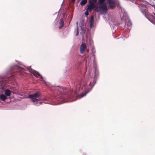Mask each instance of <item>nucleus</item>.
<instances>
[{"mask_svg": "<svg viewBox=\"0 0 155 155\" xmlns=\"http://www.w3.org/2000/svg\"><path fill=\"white\" fill-rule=\"evenodd\" d=\"M63 93L64 95L60 97H58L57 98L58 101L57 104H61L63 102H70L71 101L70 100L71 98L75 97L77 96L76 92L73 90L69 91L66 88L63 89Z\"/></svg>", "mask_w": 155, "mask_h": 155, "instance_id": "f257e3e1", "label": "nucleus"}, {"mask_svg": "<svg viewBox=\"0 0 155 155\" xmlns=\"http://www.w3.org/2000/svg\"><path fill=\"white\" fill-rule=\"evenodd\" d=\"M105 1V0H98L97 4L99 9L97 8L94 9L95 11L98 12L100 14H105L107 12L108 9Z\"/></svg>", "mask_w": 155, "mask_h": 155, "instance_id": "f03ea898", "label": "nucleus"}, {"mask_svg": "<svg viewBox=\"0 0 155 155\" xmlns=\"http://www.w3.org/2000/svg\"><path fill=\"white\" fill-rule=\"evenodd\" d=\"M28 97L31 99L32 101L35 103V104H36L38 100L36 98L41 97V95L39 92H38L33 94L29 95Z\"/></svg>", "mask_w": 155, "mask_h": 155, "instance_id": "7ed1b4c3", "label": "nucleus"}, {"mask_svg": "<svg viewBox=\"0 0 155 155\" xmlns=\"http://www.w3.org/2000/svg\"><path fill=\"white\" fill-rule=\"evenodd\" d=\"M97 1V0H89V5L87 8V10H91L94 8L95 9L96 5L95 4L96 3Z\"/></svg>", "mask_w": 155, "mask_h": 155, "instance_id": "20e7f679", "label": "nucleus"}, {"mask_svg": "<svg viewBox=\"0 0 155 155\" xmlns=\"http://www.w3.org/2000/svg\"><path fill=\"white\" fill-rule=\"evenodd\" d=\"M27 69L35 77H37V76H38L41 77V78L43 79L42 76L40 75L38 72L32 69L31 67L29 68H28Z\"/></svg>", "mask_w": 155, "mask_h": 155, "instance_id": "39448f33", "label": "nucleus"}, {"mask_svg": "<svg viewBox=\"0 0 155 155\" xmlns=\"http://www.w3.org/2000/svg\"><path fill=\"white\" fill-rule=\"evenodd\" d=\"M108 5L107 8L109 7L113 8L116 5V1L115 0H107Z\"/></svg>", "mask_w": 155, "mask_h": 155, "instance_id": "423d86ee", "label": "nucleus"}, {"mask_svg": "<svg viewBox=\"0 0 155 155\" xmlns=\"http://www.w3.org/2000/svg\"><path fill=\"white\" fill-rule=\"evenodd\" d=\"M86 48L87 46L85 44L83 43L80 46V51L81 53L82 54L83 53Z\"/></svg>", "mask_w": 155, "mask_h": 155, "instance_id": "0eeeda50", "label": "nucleus"}, {"mask_svg": "<svg viewBox=\"0 0 155 155\" xmlns=\"http://www.w3.org/2000/svg\"><path fill=\"white\" fill-rule=\"evenodd\" d=\"M94 18L93 16H91L90 19L89 23L90 28H91L93 25Z\"/></svg>", "mask_w": 155, "mask_h": 155, "instance_id": "6e6552de", "label": "nucleus"}, {"mask_svg": "<svg viewBox=\"0 0 155 155\" xmlns=\"http://www.w3.org/2000/svg\"><path fill=\"white\" fill-rule=\"evenodd\" d=\"M12 92L10 91L9 90L7 89L5 90V94L7 96H10L11 94V93ZM14 94L15 93L14 92H12Z\"/></svg>", "mask_w": 155, "mask_h": 155, "instance_id": "1a4fd4ad", "label": "nucleus"}, {"mask_svg": "<svg viewBox=\"0 0 155 155\" xmlns=\"http://www.w3.org/2000/svg\"><path fill=\"white\" fill-rule=\"evenodd\" d=\"M139 7L140 8L142 12H143L144 10H145L146 8V6L143 5H139Z\"/></svg>", "mask_w": 155, "mask_h": 155, "instance_id": "9d476101", "label": "nucleus"}, {"mask_svg": "<svg viewBox=\"0 0 155 155\" xmlns=\"http://www.w3.org/2000/svg\"><path fill=\"white\" fill-rule=\"evenodd\" d=\"M0 98L2 100L4 101L6 99L7 97L5 95L3 94H2L0 96Z\"/></svg>", "mask_w": 155, "mask_h": 155, "instance_id": "9b49d317", "label": "nucleus"}, {"mask_svg": "<svg viewBox=\"0 0 155 155\" xmlns=\"http://www.w3.org/2000/svg\"><path fill=\"white\" fill-rule=\"evenodd\" d=\"M60 25L59 26V28L61 29L63 26L64 25V21L63 19L61 18L60 21Z\"/></svg>", "mask_w": 155, "mask_h": 155, "instance_id": "f8f14e48", "label": "nucleus"}, {"mask_svg": "<svg viewBox=\"0 0 155 155\" xmlns=\"http://www.w3.org/2000/svg\"><path fill=\"white\" fill-rule=\"evenodd\" d=\"M90 47L91 48V51L92 52V55L93 56V57H94V53L95 52V51L94 49V48L93 46H91Z\"/></svg>", "mask_w": 155, "mask_h": 155, "instance_id": "ddd939ff", "label": "nucleus"}, {"mask_svg": "<svg viewBox=\"0 0 155 155\" xmlns=\"http://www.w3.org/2000/svg\"><path fill=\"white\" fill-rule=\"evenodd\" d=\"M87 0H82L80 2V4L82 5H84L87 3Z\"/></svg>", "mask_w": 155, "mask_h": 155, "instance_id": "4468645a", "label": "nucleus"}, {"mask_svg": "<svg viewBox=\"0 0 155 155\" xmlns=\"http://www.w3.org/2000/svg\"><path fill=\"white\" fill-rule=\"evenodd\" d=\"M95 83V80L94 78L93 81L92 82L91 81L90 82L89 85H90L91 86H92V87L94 85Z\"/></svg>", "mask_w": 155, "mask_h": 155, "instance_id": "2eb2a0df", "label": "nucleus"}, {"mask_svg": "<svg viewBox=\"0 0 155 155\" xmlns=\"http://www.w3.org/2000/svg\"><path fill=\"white\" fill-rule=\"evenodd\" d=\"M88 44L90 47L93 46V42L91 39L89 40Z\"/></svg>", "mask_w": 155, "mask_h": 155, "instance_id": "dca6fc26", "label": "nucleus"}, {"mask_svg": "<svg viewBox=\"0 0 155 155\" xmlns=\"http://www.w3.org/2000/svg\"><path fill=\"white\" fill-rule=\"evenodd\" d=\"M131 21L130 20L128 21V22L127 24V26H128V28L129 29H130V26H131Z\"/></svg>", "mask_w": 155, "mask_h": 155, "instance_id": "f3484780", "label": "nucleus"}, {"mask_svg": "<svg viewBox=\"0 0 155 155\" xmlns=\"http://www.w3.org/2000/svg\"><path fill=\"white\" fill-rule=\"evenodd\" d=\"M91 11V10H87V9H86V11L85 12V15H88V11L90 12Z\"/></svg>", "mask_w": 155, "mask_h": 155, "instance_id": "a211bd4d", "label": "nucleus"}, {"mask_svg": "<svg viewBox=\"0 0 155 155\" xmlns=\"http://www.w3.org/2000/svg\"><path fill=\"white\" fill-rule=\"evenodd\" d=\"M79 32H78V28L77 27V33L76 35H78Z\"/></svg>", "mask_w": 155, "mask_h": 155, "instance_id": "6ab92c4d", "label": "nucleus"}, {"mask_svg": "<svg viewBox=\"0 0 155 155\" xmlns=\"http://www.w3.org/2000/svg\"><path fill=\"white\" fill-rule=\"evenodd\" d=\"M78 84H80L81 85H83V82L82 81H81L80 83H78Z\"/></svg>", "mask_w": 155, "mask_h": 155, "instance_id": "aec40b11", "label": "nucleus"}, {"mask_svg": "<svg viewBox=\"0 0 155 155\" xmlns=\"http://www.w3.org/2000/svg\"><path fill=\"white\" fill-rule=\"evenodd\" d=\"M86 93H85V94H84V95H83L82 97H83V96H84L85 95H86Z\"/></svg>", "mask_w": 155, "mask_h": 155, "instance_id": "412c9836", "label": "nucleus"}, {"mask_svg": "<svg viewBox=\"0 0 155 155\" xmlns=\"http://www.w3.org/2000/svg\"><path fill=\"white\" fill-rule=\"evenodd\" d=\"M2 85L0 84V88H2Z\"/></svg>", "mask_w": 155, "mask_h": 155, "instance_id": "4be33fe9", "label": "nucleus"}, {"mask_svg": "<svg viewBox=\"0 0 155 155\" xmlns=\"http://www.w3.org/2000/svg\"><path fill=\"white\" fill-rule=\"evenodd\" d=\"M39 103L40 104H42V102H39Z\"/></svg>", "mask_w": 155, "mask_h": 155, "instance_id": "5701e85b", "label": "nucleus"}, {"mask_svg": "<svg viewBox=\"0 0 155 155\" xmlns=\"http://www.w3.org/2000/svg\"><path fill=\"white\" fill-rule=\"evenodd\" d=\"M75 0H71V1L73 2H74Z\"/></svg>", "mask_w": 155, "mask_h": 155, "instance_id": "b1692460", "label": "nucleus"}]
</instances>
